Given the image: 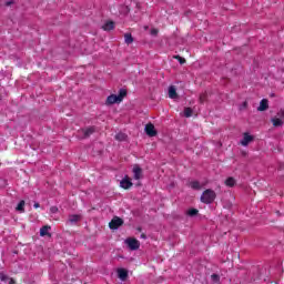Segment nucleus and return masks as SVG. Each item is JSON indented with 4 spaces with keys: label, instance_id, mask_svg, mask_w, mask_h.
Segmentation results:
<instances>
[{
    "label": "nucleus",
    "instance_id": "f257e3e1",
    "mask_svg": "<svg viewBox=\"0 0 284 284\" xmlns=\"http://www.w3.org/2000/svg\"><path fill=\"white\" fill-rule=\"evenodd\" d=\"M128 97V91L125 89H120L119 94H111L106 98V105H114V103H121L123 99Z\"/></svg>",
    "mask_w": 284,
    "mask_h": 284
},
{
    "label": "nucleus",
    "instance_id": "f03ea898",
    "mask_svg": "<svg viewBox=\"0 0 284 284\" xmlns=\"http://www.w3.org/2000/svg\"><path fill=\"white\" fill-rule=\"evenodd\" d=\"M216 199V192L212 189L205 190L201 195V202L210 205V203H214Z\"/></svg>",
    "mask_w": 284,
    "mask_h": 284
},
{
    "label": "nucleus",
    "instance_id": "7ed1b4c3",
    "mask_svg": "<svg viewBox=\"0 0 284 284\" xmlns=\"http://www.w3.org/2000/svg\"><path fill=\"white\" fill-rule=\"evenodd\" d=\"M124 243L128 245L129 248H131L132 251L134 250H139V247H141V243L139 242V240L136 239H126L124 241Z\"/></svg>",
    "mask_w": 284,
    "mask_h": 284
},
{
    "label": "nucleus",
    "instance_id": "20e7f679",
    "mask_svg": "<svg viewBox=\"0 0 284 284\" xmlns=\"http://www.w3.org/2000/svg\"><path fill=\"white\" fill-rule=\"evenodd\" d=\"M120 187H122V190H130V187H132V180H130V176L125 175L120 181Z\"/></svg>",
    "mask_w": 284,
    "mask_h": 284
},
{
    "label": "nucleus",
    "instance_id": "39448f33",
    "mask_svg": "<svg viewBox=\"0 0 284 284\" xmlns=\"http://www.w3.org/2000/svg\"><path fill=\"white\" fill-rule=\"evenodd\" d=\"M252 141H254V136L250 135V133H244L240 143L243 145V148H247Z\"/></svg>",
    "mask_w": 284,
    "mask_h": 284
},
{
    "label": "nucleus",
    "instance_id": "423d86ee",
    "mask_svg": "<svg viewBox=\"0 0 284 284\" xmlns=\"http://www.w3.org/2000/svg\"><path fill=\"white\" fill-rule=\"evenodd\" d=\"M123 225V220L121 217H114L110 223L109 226L111 230H119Z\"/></svg>",
    "mask_w": 284,
    "mask_h": 284
},
{
    "label": "nucleus",
    "instance_id": "0eeeda50",
    "mask_svg": "<svg viewBox=\"0 0 284 284\" xmlns=\"http://www.w3.org/2000/svg\"><path fill=\"white\" fill-rule=\"evenodd\" d=\"M142 176H143V170L141 169V166L135 164L133 166V179H135V181H139Z\"/></svg>",
    "mask_w": 284,
    "mask_h": 284
},
{
    "label": "nucleus",
    "instance_id": "6e6552de",
    "mask_svg": "<svg viewBox=\"0 0 284 284\" xmlns=\"http://www.w3.org/2000/svg\"><path fill=\"white\" fill-rule=\"evenodd\" d=\"M144 130L148 136H154L156 134V130L154 129V124L152 123L146 124Z\"/></svg>",
    "mask_w": 284,
    "mask_h": 284
},
{
    "label": "nucleus",
    "instance_id": "1a4fd4ad",
    "mask_svg": "<svg viewBox=\"0 0 284 284\" xmlns=\"http://www.w3.org/2000/svg\"><path fill=\"white\" fill-rule=\"evenodd\" d=\"M267 108H270V104L267 102V99H263L261 102H260V105L257 108L258 112H265V110H267Z\"/></svg>",
    "mask_w": 284,
    "mask_h": 284
},
{
    "label": "nucleus",
    "instance_id": "9d476101",
    "mask_svg": "<svg viewBox=\"0 0 284 284\" xmlns=\"http://www.w3.org/2000/svg\"><path fill=\"white\" fill-rule=\"evenodd\" d=\"M169 98L170 99H179V94L176 93V88L171 85L169 88Z\"/></svg>",
    "mask_w": 284,
    "mask_h": 284
},
{
    "label": "nucleus",
    "instance_id": "9b49d317",
    "mask_svg": "<svg viewBox=\"0 0 284 284\" xmlns=\"http://www.w3.org/2000/svg\"><path fill=\"white\" fill-rule=\"evenodd\" d=\"M16 211L19 212L20 214H23V212H26V201L21 200L18 203Z\"/></svg>",
    "mask_w": 284,
    "mask_h": 284
},
{
    "label": "nucleus",
    "instance_id": "f8f14e48",
    "mask_svg": "<svg viewBox=\"0 0 284 284\" xmlns=\"http://www.w3.org/2000/svg\"><path fill=\"white\" fill-rule=\"evenodd\" d=\"M51 227L45 225L40 229V236H50Z\"/></svg>",
    "mask_w": 284,
    "mask_h": 284
},
{
    "label": "nucleus",
    "instance_id": "ddd939ff",
    "mask_svg": "<svg viewBox=\"0 0 284 284\" xmlns=\"http://www.w3.org/2000/svg\"><path fill=\"white\" fill-rule=\"evenodd\" d=\"M118 276L121 281H125L128 278V271L125 268L118 270Z\"/></svg>",
    "mask_w": 284,
    "mask_h": 284
},
{
    "label": "nucleus",
    "instance_id": "4468645a",
    "mask_svg": "<svg viewBox=\"0 0 284 284\" xmlns=\"http://www.w3.org/2000/svg\"><path fill=\"white\" fill-rule=\"evenodd\" d=\"M189 186H191L192 190H201L203 187V184L199 181H192L189 183Z\"/></svg>",
    "mask_w": 284,
    "mask_h": 284
},
{
    "label": "nucleus",
    "instance_id": "2eb2a0df",
    "mask_svg": "<svg viewBox=\"0 0 284 284\" xmlns=\"http://www.w3.org/2000/svg\"><path fill=\"white\" fill-rule=\"evenodd\" d=\"M224 183L226 187H234V185H236V180H234V178H227Z\"/></svg>",
    "mask_w": 284,
    "mask_h": 284
},
{
    "label": "nucleus",
    "instance_id": "dca6fc26",
    "mask_svg": "<svg viewBox=\"0 0 284 284\" xmlns=\"http://www.w3.org/2000/svg\"><path fill=\"white\" fill-rule=\"evenodd\" d=\"M102 29L105 30L106 32H109L110 30H114V22L109 21V22L104 23Z\"/></svg>",
    "mask_w": 284,
    "mask_h": 284
},
{
    "label": "nucleus",
    "instance_id": "f3484780",
    "mask_svg": "<svg viewBox=\"0 0 284 284\" xmlns=\"http://www.w3.org/2000/svg\"><path fill=\"white\" fill-rule=\"evenodd\" d=\"M271 121L274 128H281V125H283V120H281L280 118H273Z\"/></svg>",
    "mask_w": 284,
    "mask_h": 284
},
{
    "label": "nucleus",
    "instance_id": "a211bd4d",
    "mask_svg": "<svg viewBox=\"0 0 284 284\" xmlns=\"http://www.w3.org/2000/svg\"><path fill=\"white\" fill-rule=\"evenodd\" d=\"M82 132H83V134H84V138H88V136L94 134V128H93V126H90V128H88V129H85V130H82Z\"/></svg>",
    "mask_w": 284,
    "mask_h": 284
},
{
    "label": "nucleus",
    "instance_id": "6ab92c4d",
    "mask_svg": "<svg viewBox=\"0 0 284 284\" xmlns=\"http://www.w3.org/2000/svg\"><path fill=\"white\" fill-rule=\"evenodd\" d=\"M124 41H125V43H128V45H130V43L134 42V38H132L131 33H125L124 34Z\"/></svg>",
    "mask_w": 284,
    "mask_h": 284
},
{
    "label": "nucleus",
    "instance_id": "aec40b11",
    "mask_svg": "<svg viewBox=\"0 0 284 284\" xmlns=\"http://www.w3.org/2000/svg\"><path fill=\"white\" fill-rule=\"evenodd\" d=\"M81 220V215H70L69 216V223H78V221Z\"/></svg>",
    "mask_w": 284,
    "mask_h": 284
},
{
    "label": "nucleus",
    "instance_id": "412c9836",
    "mask_svg": "<svg viewBox=\"0 0 284 284\" xmlns=\"http://www.w3.org/2000/svg\"><path fill=\"white\" fill-rule=\"evenodd\" d=\"M192 109L191 108H185L184 109V116H186V119H190V116H192Z\"/></svg>",
    "mask_w": 284,
    "mask_h": 284
},
{
    "label": "nucleus",
    "instance_id": "4be33fe9",
    "mask_svg": "<svg viewBox=\"0 0 284 284\" xmlns=\"http://www.w3.org/2000/svg\"><path fill=\"white\" fill-rule=\"evenodd\" d=\"M211 281H213V283H219V281H221V276H219V274H212Z\"/></svg>",
    "mask_w": 284,
    "mask_h": 284
},
{
    "label": "nucleus",
    "instance_id": "5701e85b",
    "mask_svg": "<svg viewBox=\"0 0 284 284\" xmlns=\"http://www.w3.org/2000/svg\"><path fill=\"white\" fill-rule=\"evenodd\" d=\"M189 216H196L199 214V210L196 209H191L187 211Z\"/></svg>",
    "mask_w": 284,
    "mask_h": 284
},
{
    "label": "nucleus",
    "instance_id": "b1692460",
    "mask_svg": "<svg viewBox=\"0 0 284 284\" xmlns=\"http://www.w3.org/2000/svg\"><path fill=\"white\" fill-rule=\"evenodd\" d=\"M115 139H116V141H125V134H123V133H118V134L115 135Z\"/></svg>",
    "mask_w": 284,
    "mask_h": 284
},
{
    "label": "nucleus",
    "instance_id": "393cba45",
    "mask_svg": "<svg viewBox=\"0 0 284 284\" xmlns=\"http://www.w3.org/2000/svg\"><path fill=\"white\" fill-rule=\"evenodd\" d=\"M207 99V94L203 93L200 95V103H205V100Z\"/></svg>",
    "mask_w": 284,
    "mask_h": 284
},
{
    "label": "nucleus",
    "instance_id": "a878e982",
    "mask_svg": "<svg viewBox=\"0 0 284 284\" xmlns=\"http://www.w3.org/2000/svg\"><path fill=\"white\" fill-rule=\"evenodd\" d=\"M50 212H51V214H57V212H59V207H57V206H51V207H50Z\"/></svg>",
    "mask_w": 284,
    "mask_h": 284
},
{
    "label": "nucleus",
    "instance_id": "bb28decb",
    "mask_svg": "<svg viewBox=\"0 0 284 284\" xmlns=\"http://www.w3.org/2000/svg\"><path fill=\"white\" fill-rule=\"evenodd\" d=\"M151 34L152 37H156V34H159V29H152Z\"/></svg>",
    "mask_w": 284,
    "mask_h": 284
},
{
    "label": "nucleus",
    "instance_id": "cd10ccee",
    "mask_svg": "<svg viewBox=\"0 0 284 284\" xmlns=\"http://www.w3.org/2000/svg\"><path fill=\"white\" fill-rule=\"evenodd\" d=\"M176 59H178V61H179L181 64L185 63V60H184L183 58H181V57L178 55Z\"/></svg>",
    "mask_w": 284,
    "mask_h": 284
},
{
    "label": "nucleus",
    "instance_id": "c85d7f7f",
    "mask_svg": "<svg viewBox=\"0 0 284 284\" xmlns=\"http://www.w3.org/2000/svg\"><path fill=\"white\" fill-rule=\"evenodd\" d=\"M33 207H36V210L39 209V207H40L39 202H36V203L33 204Z\"/></svg>",
    "mask_w": 284,
    "mask_h": 284
},
{
    "label": "nucleus",
    "instance_id": "c756f323",
    "mask_svg": "<svg viewBox=\"0 0 284 284\" xmlns=\"http://www.w3.org/2000/svg\"><path fill=\"white\" fill-rule=\"evenodd\" d=\"M0 278H1V281H6V275L0 274Z\"/></svg>",
    "mask_w": 284,
    "mask_h": 284
},
{
    "label": "nucleus",
    "instance_id": "7c9ffc66",
    "mask_svg": "<svg viewBox=\"0 0 284 284\" xmlns=\"http://www.w3.org/2000/svg\"><path fill=\"white\" fill-rule=\"evenodd\" d=\"M9 284H14V281H13V280H10Z\"/></svg>",
    "mask_w": 284,
    "mask_h": 284
},
{
    "label": "nucleus",
    "instance_id": "2f4dec72",
    "mask_svg": "<svg viewBox=\"0 0 284 284\" xmlns=\"http://www.w3.org/2000/svg\"><path fill=\"white\" fill-rule=\"evenodd\" d=\"M141 239H145V235H141Z\"/></svg>",
    "mask_w": 284,
    "mask_h": 284
},
{
    "label": "nucleus",
    "instance_id": "473e14b6",
    "mask_svg": "<svg viewBox=\"0 0 284 284\" xmlns=\"http://www.w3.org/2000/svg\"><path fill=\"white\" fill-rule=\"evenodd\" d=\"M7 6H10V2H7Z\"/></svg>",
    "mask_w": 284,
    "mask_h": 284
}]
</instances>
